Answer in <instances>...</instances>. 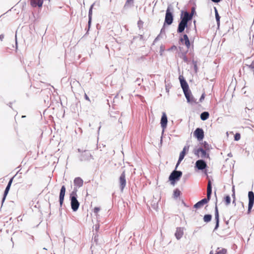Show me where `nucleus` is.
I'll return each instance as SVG.
<instances>
[{
	"instance_id": "b1692460",
	"label": "nucleus",
	"mask_w": 254,
	"mask_h": 254,
	"mask_svg": "<svg viewBox=\"0 0 254 254\" xmlns=\"http://www.w3.org/2000/svg\"><path fill=\"white\" fill-rule=\"evenodd\" d=\"M209 113L207 112H203L200 115V119L202 121H205L209 118Z\"/></svg>"
},
{
	"instance_id": "37998d69",
	"label": "nucleus",
	"mask_w": 254,
	"mask_h": 254,
	"mask_svg": "<svg viewBox=\"0 0 254 254\" xmlns=\"http://www.w3.org/2000/svg\"><path fill=\"white\" fill-rule=\"evenodd\" d=\"M204 94H202V95L201 96L200 99H199V101L200 102H202V100L204 99Z\"/></svg>"
},
{
	"instance_id": "473e14b6",
	"label": "nucleus",
	"mask_w": 254,
	"mask_h": 254,
	"mask_svg": "<svg viewBox=\"0 0 254 254\" xmlns=\"http://www.w3.org/2000/svg\"><path fill=\"white\" fill-rule=\"evenodd\" d=\"M93 4H92L90 9H89V13H88V17H91L92 18V8H93Z\"/></svg>"
},
{
	"instance_id": "603ef678",
	"label": "nucleus",
	"mask_w": 254,
	"mask_h": 254,
	"mask_svg": "<svg viewBox=\"0 0 254 254\" xmlns=\"http://www.w3.org/2000/svg\"><path fill=\"white\" fill-rule=\"evenodd\" d=\"M119 122H120L121 124L122 123V120L121 119L119 120Z\"/></svg>"
},
{
	"instance_id": "49530a36",
	"label": "nucleus",
	"mask_w": 254,
	"mask_h": 254,
	"mask_svg": "<svg viewBox=\"0 0 254 254\" xmlns=\"http://www.w3.org/2000/svg\"><path fill=\"white\" fill-rule=\"evenodd\" d=\"M88 19H88V24L89 27H90V24H91V19H92V18L91 17H88Z\"/></svg>"
},
{
	"instance_id": "ddd939ff",
	"label": "nucleus",
	"mask_w": 254,
	"mask_h": 254,
	"mask_svg": "<svg viewBox=\"0 0 254 254\" xmlns=\"http://www.w3.org/2000/svg\"><path fill=\"white\" fill-rule=\"evenodd\" d=\"M65 192V187L64 186H63L61 189L60 196H59V201L60 206H62L64 202V197Z\"/></svg>"
},
{
	"instance_id": "0eeeda50",
	"label": "nucleus",
	"mask_w": 254,
	"mask_h": 254,
	"mask_svg": "<svg viewBox=\"0 0 254 254\" xmlns=\"http://www.w3.org/2000/svg\"><path fill=\"white\" fill-rule=\"evenodd\" d=\"M192 18V14H190V13L188 11L182 12L181 21L188 24V22L191 20Z\"/></svg>"
},
{
	"instance_id": "5701e85b",
	"label": "nucleus",
	"mask_w": 254,
	"mask_h": 254,
	"mask_svg": "<svg viewBox=\"0 0 254 254\" xmlns=\"http://www.w3.org/2000/svg\"><path fill=\"white\" fill-rule=\"evenodd\" d=\"M70 85L71 88H75L80 87V84L78 81L76 80H73L71 81Z\"/></svg>"
},
{
	"instance_id": "e433bc0d",
	"label": "nucleus",
	"mask_w": 254,
	"mask_h": 254,
	"mask_svg": "<svg viewBox=\"0 0 254 254\" xmlns=\"http://www.w3.org/2000/svg\"><path fill=\"white\" fill-rule=\"evenodd\" d=\"M189 149V146L188 145H185L184 147L183 148V149L182 151L185 152L186 153L187 151H188Z\"/></svg>"
},
{
	"instance_id": "09e8293b",
	"label": "nucleus",
	"mask_w": 254,
	"mask_h": 254,
	"mask_svg": "<svg viewBox=\"0 0 254 254\" xmlns=\"http://www.w3.org/2000/svg\"><path fill=\"white\" fill-rule=\"evenodd\" d=\"M213 2H220L221 0H211Z\"/></svg>"
},
{
	"instance_id": "a19ab883",
	"label": "nucleus",
	"mask_w": 254,
	"mask_h": 254,
	"mask_svg": "<svg viewBox=\"0 0 254 254\" xmlns=\"http://www.w3.org/2000/svg\"><path fill=\"white\" fill-rule=\"evenodd\" d=\"M160 35H159L157 36V37L155 39V40L153 41V44H154L155 43H156L159 39H160Z\"/></svg>"
},
{
	"instance_id": "de8ad7c7",
	"label": "nucleus",
	"mask_w": 254,
	"mask_h": 254,
	"mask_svg": "<svg viewBox=\"0 0 254 254\" xmlns=\"http://www.w3.org/2000/svg\"><path fill=\"white\" fill-rule=\"evenodd\" d=\"M3 38H4V35L3 34L0 35V40L2 41Z\"/></svg>"
},
{
	"instance_id": "f257e3e1",
	"label": "nucleus",
	"mask_w": 254,
	"mask_h": 254,
	"mask_svg": "<svg viewBox=\"0 0 254 254\" xmlns=\"http://www.w3.org/2000/svg\"><path fill=\"white\" fill-rule=\"evenodd\" d=\"M179 79L181 87L183 90L185 97L187 100V102L190 104L195 103V100L193 97L191 96V92L189 90V87L188 83L184 77L182 76H179Z\"/></svg>"
},
{
	"instance_id": "cd10ccee",
	"label": "nucleus",
	"mask_w": 254,
	"mask_h": 254,
	"mask_svg": "<svg viewBox=\"0 0 254 254\" xmlns=\"http://www.w3.org/2000/svg\"><path fill=\"white\" fill-rule=\"evenodd\" d=\"M215 13L216 20L217 21V24L219 25V22H220V17L219 16V15L218 14V11H217V9L215 8Z\"/></svg>"
},
{
	"instance_id": "aec40b11",
	"label": "nucleus",
	"mask_w": 254,
	"mask_h": 254,
	"mask_svg": "<svg viewBox=\"0 0 254 254\" xmlns=\"http://www.w3.org/2000/svg\"><path fill=\"white\" fill-rule=\"evenodd\" d=\"M184 234L183 229L182 228H177L175 235L178 240L181 239Z\"/></svg>"
},
{
	"instance_id": "8fccbe9b",
	"label": "nucleus",
	"mask_w": 254,
	"mask_h": 254,
	"mask_svg": "<svg viewBox=\"0 0 254 254\" xmlns=\"http://www.w3.org/2000/svg\"><path fill=\"white\" fill-rule=\"evenodd\" d=\"M99 225H95V229L96 230H97L99 229Z\"/></svg>"
},
{
	"instance_id": "79ce46f5",
	"label": "nucleus",
	"mask_w": 254,
	"mask_h": 254,
	"mask_svg": "<svg viewBox=\"0 0 254 254\" xmlns=\"http://www.w3.org/2000/svg\"><path fill=\"white\" fill-rule=\"evenodd\" d=\"M160 35H159L157 36V37L155 39V40L153 41V44H154L155 43H156L159 39H160Z\"/></svg>"
},
{
	"instance_id": "4be33fe9",
	"label": "nucleus",
	"mask_w": 254,
	"mask_h": 254,
	"mask_svg": "<svg viewBox=\"0 0 254 254\" xmlns=\"http://www.w3.org/2000/svg\"><path fill=\"white\" fill-rule=\"evenodd\" d=\"M186 154V152H184V151H182L180 153V155H179V159H178V162H177V165L176 166V169H177V167H178V166L180 164V163H181V162L184 158V157H185Z\"/></svg>"
},
{
	"instance_id": "c9c22d12",
	"label": "nucleus",
	"mask_w": 254,
	"mask_h": 254,
	"mask_svg": "<svg viewBox=\"0 0 254 254\" xmlns=\"http://www.w3.org/2000/svg\"><path fill=\"white\" fill-rule=\"evenodd\" d=\"M100 209L99 207H96L94 208L93 212L94 213L97 214L98 212L100 211Z\"/></svg>"
},
{
	"instance_id": "a878e982",
	"label": "nucleus",
	"mask_w": 254,
	"mask_h": 254,
	"mask_svg": "<svg viewBox=\"0 0 254 254\" xmlns=\"http://www.w3.org/2000/svg\"><path fill=\"white\" fill-rule=\"evenodd\" d=\"M212 216L210 214H206L204 216L203 220L205 222H208L211 221Z\"/></svg>"
},
{
	"instance_id": "4c0bfd02",
	"label": "nucleus",
	"mask_w": 254,
	"mask_h": 254,
	"mask_svg": "<svg viewBox=\"0 0 254 254\" xmlns=\"http://www.w3.org/2000/svg\"><path fill=\"white\" fill-rule=\"evenodd\" d=\"M143 24V22L141 20H139V21H138V23H137V24H138V27H139V28H141V27H142V26Z\"/></svg>"
},
{
	"instance_id": "20e7f679",
	"label": "nucleus",
	"mask_w": 254,
	"mask_h": 254,
	"mask_svg": "<svg viewBox=\"0 0 254 254\" xmlns=\"http://www.w3.org/2000/svg\"><path fill=\"white\" fill-rule=\"evenodd\" d=\"M208 150L204 149L202 147L195 148L193 150L194 154L197 156L202 158H209V154L207 153Z\"/></svg>"
},
{
	"instance_id": "2f4dec72",
	"label": "nucleus",
	"mask_w": 254,
	"mask_h": 254,
	"mask_svg": "<svg viewBox=\"0 0 254 254\" xmlns=\"http://www.w3.org/2000/svg\"><path fill=\"white\" fill-rule=\"evenodd\" d=\"M234 138H235V140H236V141L239 140L241 138L240 134L239 133H236L235 135Z\"/></svg>"
},
{
	"instance_id": "7c9ffc66",
	"label": "nucleus",
	"mask_w": 254,
	"mask_h": 254,
	"mask_svg": "<svg viewBox=\"0 0 254 254\" xmlns=\"http://www.w3.org/2000/svg\"><path fill=\"white\" fill-rule=\"evenodd\" d=\"M225 203L227 205H229L231 202V198L229 195H227L225 197Z\"/></svg>"
},
{
	"instance_id": "9d476101",
	"label": "nucleus",
	"mask_w": 254,
	"mask_h": 254,
	"mask_svg": "<svg viewBox=\"0 0 254 254\" xmlns=\"http://www.w3.org/2000/svg\"><path fill=\"white\" fill-rule=\"evenodd\" d=\"M91 159H92V156L89 151L85 150L82 152L80 159L81 161L89 160Z\"/></svg>"
},
{
	"instance_id": "bf43d9fd",
	"label": "nucleus",
	"mask_w": 254,
	"mask_h": 254,
	"mask_svg": "<svg viewBox=\"0 0 254 254\" xmlns=\"http://www.w3.org/2000/svg\"><path fill=\"white\" fill-rule=\"evenodd\" d=\"M162 138L161 139V143L162 142Z\"/></svg>"
},
{
	"instance_id": "13d9d810",
	"label": "nucleus",
	"mask_w": 254,
	"mask_h": 254,
	"mask_svg": "<svg viewBox=\"0 0 254 254\" xmlns=\"http://www.w3.org/2000/svg\"><path fill=\"white\" fill-rule=\"evenodd\" d=\"M228 156H231L230 154H228Z\"/></svg>"
},
{
	"instance_id": "6e6d98bb",
	"label": "nucleus",
	"mask_w": 254,
	"mask_h": 254,
	"mask_svg": "<svg viewBox=\"0 0 254 254\" xmlns=\"http://www.w3.org/2000/svg\"><path fill=\"white\" fill-rule=\"evenodd\" d=\"M194 68H196V65H194Z\"/></svg>"
},
{
	"instance_id": "412c9836",
	"label": "nucleus",
	"mask_w": 254,
	"mask_h": 254,
	"mask_svg": "<svg viewBox=\"0 0 254 254\" xmlns=\"http://www.w3.org/2000/svg\"><path fill=\"white\" fill-rule=\"evenodd\" d=\"M83 180L79 177L75 178L74 180V185L77 187H81L83 185Z\"/></svg>"
},
{
	"instance_id": "f03ea898",
	"label": "nucleus",
	"mask_w": 254,
	"mask_h": 254,
	"mask_svg": "<svg viewBox=\"0 0 254 254\" xmlns=\"http://www.w3.org/2000/svg\"><path fill=\"white\" fill-rule=\"evenodd\" d=\"M71 207L73 211L78 210L79 206V203L77 199V195L76 192L72 191L70 194Z\"/></svg>"
},
{
	"instance_id": "4d7b16f0",
	"label": "nucleus",
	"mask_w": 254,
	"mask_h": 254,
	"mask_svg": "<svg viewBox=\"0 0 254 254\" xmlns=\"http://www.w3.org/2000/svg\"><path fill=\"white\" fill-rule=\"evenodd\" d=\"M78 152H80V149H78Z\"/></svg>"
},
{
	"instance_id": "3c124183",
	"label": "nucleus",
	"mask_w": 254,
	"mask_h": 254,
	"mask_svg": "<svg viewBox=\"0 0 254 254\" xmlns=\"http://www.w3.org/2000/svg\"><path fill=\"white\" fill-rule=\"evenodd\" d=\"M232 190L233 191V195L235 196V192H234V186H233V188H232Z\"/></svg>"
},
{
	"instance_id": "f704fd0d",
	"label": "nucleus",
	"mask_w": 254,
	"mask_h": 254,
	"mask_svg": "<svg viewBox=\"0 0 254 254\" xmlns=\"http://www.w3.org/2000/svg\"><path fill=\"white\" fill-rule=\"evenodd\" d=\"M247 65L254 71V61L252 62V63H251V64L250 65L247 64Z\"/></svg>"
},
{
	"instance_id": "c85d7f7f",
	"label": "nucleus",
	"mask_w": 254,
	"mask_h": 254,
	"mask_svg": "<svg viewBox=\"0 0 254 254\" xmlns=\"http://www.w3.org/2000/svg\"><path fill=\"white\" fill-rule=\"evenodd\" d=\"M180 193H181V191L178 189L175 190L174 191V193H173L174 197L175 198L178 197L180 196Z\"/></svg>"
},
{
	"instance_id": "a18cd8bd",
	"label": "nucleus",
	"mask_w": 254,
	"mask_h": 254,
	"mask_svg": "<svg viewBox=\"0 0 254 254\" xmlns=\"http://www.w3.org/2000/svg\"><path fill=\"white\" fill-rule=\"evenodd\" d=\"M84 97L86 100L90 101L89 98L88 97V96L87 95V94L86 93H85V94H84Z\"/></svg>"
},
{
	"instance_id": "9b49d317",
	"label": "nucleus",
	"mask_w": 254,
	"mask_h": 254,
	"mask_svg": "<svg viewBox=\"0 0 254 254\" xmlns=\"http://www.w3.org/2000/svg\"><path fill=\"white\" fill-rule=\"evenodd\" d=\"M207 167L206 163L202 159L198 160L195 162V167L198 170H202Z\"/></svg>"
},
{
	"instance_id": "f8f14e48",
	"label": "nucleus",
	"mask_w": 254,
	"mask_h": 254,
	"mask_svg": "<svg viewBox=\"0 0 254 254\" xmlns=\"http://www.w3.org/2000/svg\"><path fill=\"white\" fill-rule=\"evenodd\" d=\"M167 123L168 120L167 115L165 113H163L160 123L161 127L163 128V132L167 127Z\"/></svg>"
},
{
	"instance_id": "6e6552de",
	"label": "nucleus",
	"mask_w": 254,
	"mask_h": 254,
	"mask_svg": "<svg viewBox=\"0 0 254 254\" xmlns=\"http://www.w3.org/2000/svg\"><path fill=\"white\" fill-rule=\"evenodd\" d=\"M120 188L121 191H123L126 186V179L125 172L124 171L119 178Z\"/></svg>"
},
{
	"instance_id": "dca6fc26",
	"label": "nucleus",
	"mask_w": 254,
	"mask_h": 254,
	"mask_svg": "<svg viewBox=\"0 0 254 254\" xmlns=\"http://www.w3.org/2000/svg\"><path fill=\"white\" fill-rule=\"evenodd\" d=\"M209 201V200L208 199L204 198L195 203L194 205V207L195 208H199L203 206L205 204L207 203Z\"/></svg>"
},
{
	"instance_id": "c03bdc74",
	"label": "nucleus",
	"mask_w": 254,
	"mask_h": 254,
	"mask_svg": "<svg viewBox=\"0 0 254 254\" xmlns=\"http://www.w3.org/2000/svg\"><path fill=\"white\" fill-rule=\"evenodd\" d=\"M194 12H195V8H194V7H192L191 13H190V14H192V17Z\"/></svg>"
},
{
	"instance_id": "423d86ee",
	"label": "nucleus",
	"mask_w": 254,
	"mask_h": 254,
	"mask_svg": "<svg viewBox=\"0 0 254 254\" xmlns=\"http://www.w3.org/2000/svg\"><path fill=\"white\" fill-rule=\"evenodd\" d=\"M249 204H248V213H250L254 205V193L252 191H250L248 193Z\"/></svg>"
},
{
	"instance_id": "c756f323",
	"label": "nucleus",
	"mask_w": 254,
	"mask_h": 254,
	"mask_svg": "<svg viewBox=\"0 0 254 254\" xmlns=\"http://www.w3.org/2000/svg\"><path fill=\"white\" fill-rule=\"evenodd\" d=\"M227 251L225 249H218V250L216 251V253L215 254H226Z\"/></svg>"
},
{
	"instance_id": "bb28decb",
	"label": "nucleus",
	"mask_w": 254,
	"mask_h": 254,
	"mask_svg": "<svg viewBox=\"0 0 254 254\" xmlns=\"http://www.w3.org/2000/svg\"><path fill=\"white\" fill-rule=\"evenodd\" d=\"M215 220H218L219 219V213H218V209L217 206V204L216 203L215 207Z\"/></svg>"
},
{
	"instance_id": "2eb2a0df",
	"label": "nucleus",
	"mask_w": 254,
	"mask_h": 254,
	"mask_svg": "<svg viewBox=\"0 0 254 254\" xmlns=\"http://www.w3.org/2000/svg\"><path fill=\"white\" fill-rule=\"evenodd\" d=\"M188 24L182 21H180L179 23L178 27L177 29V32L179 33H182L185 29L187 27Z\"/></svg>"
},
{
	"instance_id": "f3484780",
	"label": "nucleus",
	"mask_w": 254,
	"mask_h": 254,
	"mask_svg": "<svg viewBox=\"0 0 254 254\" xmlns=\"http://www.w3.org/2000/svg\"><path fill=\"white\" fill-rule=\"evenodd\" d=\"M212 193V186H211V182L210 180L208 181L207 188V197L206 198L208 199L209 200L210 199L211 195Z\"/></svg>"
},
{
	"instance_id": "a211bd4d",
	"label": "nucleus",
	"mask_w": 254,
	"mask_h": 254,
	"mask_svg": "<svg viewBox=\"0 0 254 254\" xmlns=\"http://www.w3.org/2000/svg\"><path fill=\"white\" fill-rule=\"evenodd\" d=\"M180 41L181 42H185V45L187 47V48H189L190 47V42L189 40V39L188 38V36L186 34H184L183 36V38H181L180 39Z\"/></svg>"
},
{
	"instance_id": "5fc2aeb1",
	"label": "nucleus",
	"mask_w": 254,
	"mask_h": 254,
	"mask_svg": "<svg viewBox=\"0 0 254 254\" xmlns=\"http://www.w3.org/2000/svg\"><path fill=\"white\" fill-rule=\"evenodd\" d=\"M209 254H213V252H212V251H211V252H210Z\"/></svg>"
},
{
	"instance_id": "ea45409f",
	"label": "nucleus",
	"mask_w": 254,
	"mask_h": 254,
	"mask_svg": "<svg viewBox=\"0 0 254 254\" xmlns=\"http://www.w3.org/2000/svg\"><path fill=\"white\" fill-rule=\"evenodd\" d=\"M160 35H159L157 36V37L155 39V40L153 41V44H154L155 43H156L159 39H160Z\"/></svg>"
},
{
	"instance_id": "7ed1b4c3",
	"label": "nucleus",
	"mask_w": 254,
	"mask_h": 254,
	"mask_svg": "<svg viewBox=\"0 0 254 254\" xmlns=\"http://www.w3.org/2000/svg\"><path fill=\"white\" fill-rule=\"evenodd\" d=\"M182 176V172L180 171L174 170L170 174L169 179L172 185H174L175 182L180 180Z\"/></svg>"
},
{
	"instance_id": "393cba45",
	"label": "nucleus",
	"mask_w": 254,
	"mask_h": 254,
	"mask_svg": "<svg viewBox=\"0 0 254 254\" xmlns=\"http://www.w3.org/2000/svg\"><path fill=\"white\" fill-rule=\"evenodd\" d=\"M202 148H203L205 150L209 151L211 148V146L205 141L202 143Z\"/></svg>"
},
{
	"instance_id": "4468645a",
	"label": "nucleus",
	"mask_w": 254,
	"mask_h": 254,
	"mask_svg": "<svg viewBox=\"0 0 254 254\" xmlns=\"http://www.w3.org/2000/svg\"><path fill=\"white\" fill-rule=\"evenodd\" d=\"M14 177H12L11 179H10V180L9 181L8 183V184L5 189V190H4V194H3V198H2V203H3V202H4L5 199V197L9 190V189H10V186L11 185V184L12 183V181H13V179Z\"/></svg>"
},
{
	"instance_id": "1a4fd4ad",
	"label": "nucleus",
	"mask_w": 254,
	"mask_h": 254,
	"mask_svg": "<svg viewBox=\"0 0 254 254\" xmlns=\"http://www.w3.org/2000/svg\"><path fill=\"white\" fill-rule=\"evenodd\" d=\"M194 135L198 140L200 141L202 140L204 137V131L203 129L201 128H197L194 132Z\"/></svg>"
},
{
	"instance_id": "6ab92c4d",
	"label": "nucleus",
	"mask_w": 254,
	"mask_h": 254,
	"mask_svg": "<svg viewBox=\"0 0 254 254\" xmlns=\"http://www.w3.org/2000/svg\"><path fill=\"white\" fill-rule=\"evenodd\" d=\"M43 3V0H31V4L33 7H41Z\"/></svg>"
},
{
	"instance_id": "58836bf2",
	"label": "nucleus",
	"mask_w": 254,
	"mask_h": 254,
	"mask_svg": "<svg viewBox=\"0 0 254 254\" xmlns=\"http://www.w3.org/2000/svg\"><path fill=\"white\" fill-rule=\"evenodd\" d=\"M219 220H216V225H215V227L214 229V231H215L219 227Z\"/></svg>"
},
{
	"instance_id": "72a5a7b5",
	"label": "nucleus",
	"mask_w": 254,
	"mask_h": 254,
	"mask_svg": "<svg viewBox=\"0 0 254 254\" xmlns=\"http://www.w3.org/2000/svg\"><path fill=\"white\" fill-rule=\"evenodd\" d=\"M143 81V79H141L140 78H137L135 82L138 85H140L142 81Z\"/></svg>"
},
{
	"instance_id": "39448f33",
	"label": "nucleus",
	"mask_w": 254,
	"mask_h": 254,
	"mask_svg": "<svg viewBox=\"0 0 254 254\" xmlns=\"http://www.w3.org/2000/svg\"><path fill=\"white\" fill-rule=\"evenodd\" d=\"M173 21V16L171 12H170L169 7H168L165 18V23L168 25H171Z\"/></svg>"
},
{
	"instance_id": "864d4df0",
	"label": "nucleus",
	"mask_w": 254,
	"mask_h": 254,
	"mask_svg": "<svg viewBox=\"0 0 254 254\" xmlns=\"http://www.w3.org/2000/svg\"><path fill=\"white\" fill-rule=\"evenodd\" d=\"M16 37H17V36L15 35V40H16V44H17V40H16Z\"/></svg>"
}]
</instances>
